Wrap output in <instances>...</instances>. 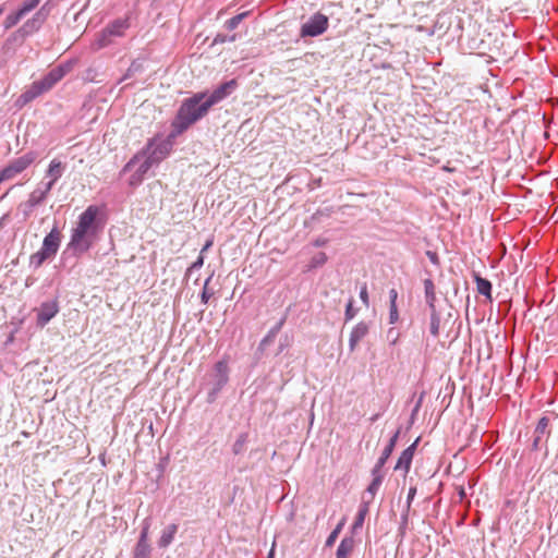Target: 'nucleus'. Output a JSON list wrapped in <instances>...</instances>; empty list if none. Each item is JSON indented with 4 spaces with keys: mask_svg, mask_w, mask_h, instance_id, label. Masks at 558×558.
I'll use <instances>...</instances> for the list:
<instances>
[{
    "mask_svg": "<svg viewBox=\"0 0 558 558\" xmlns=\"http://www.w3.org/2000/svg\"><path fill=\"white\" fill-rule=\"evenodd\" d=\"M99 214V207L90 205L78 216L68 244V247L72 250L75 255L86 253L98 241L102 231V223L98 218Z\"/></svg>",
    "mask_w": 558,
    "mask_h": 558,
    "instance_id": "nucleus-1",
    "label": "nucleus"
},
{
    "mask_svg": "<svg viewBox=\"0 0 558 558\" xmlns=\"http://www.w3.org/2000/svg\"><path fill=\"white\" fill-rule=\"evenodd\" d=\"M206 96V92H199L182 101L171 123V137H178L208 113Z\"/></svg>",
    "mask_w": 558,
    "mask_h": 558,
    "instance_id": "nucleus-2",
    "label": "nucleus"
},
{
    "mask_svg": "<svg viewBox=\"0 0 558 558\" xmlns=\"http://www.w3.org/2000/svg\"><path fill=\"white\" fill-rule=\"evenodd\" d=\"M177 137H171V132L166 140H150L145 149L136 154L122 169V172L131 171L137 162H140L142 155H147L155 163L163 160L171 151L173 142Z\"/></svg>",
    "mask_w": 558,
    "mask_h": 558,
    "instance_id": "nucleus-3",
    "label": "nucleus"
},
{
    "mask_svg": "<svg viewBox=\"0 0 558 558\" xmlns=\"http://www.w3.org/2000/svg\"><path fill=\"white\" fill-rule=\"evenodd\" d=\"M37 158L38 154L34 150H31L17 158L12 159L0 171V183L13 180L15 177L26 170L33 162H35Z\"/></svg>",
    "mask_w": 558,
    "mask_h": 558,
    "instance_id": "nucleus-4",
    "label": "nucleus"
},
{
    "mask_svg": "<svg viewBox=\"0 0 558 558\" xmlns=\"http://www.w3.org/2000/svg\"><path fill=\"white\" fill-rule=\"evenodd\" d=\"M48 195L49 185L37 184L36 189L29 193L28 198L17 206V210L23 215V221H27L33 216L35 208L43 205Z\"/></svg>",
    "mask_w": 558,
    "mask_h": 558,
    "instance_id": "nucleus-5",
    "label": "nucleus"
},
{
    "mask_svg": "<svg viewBox=\"0 0 558 558\" xmlns=\"http://www.w3.org/2000/svg\"><path fill=\"white\" fill-rule=\"evenodd\" d=\"M329 20L322 13H315L306 23L301 27L302 37H316L325 33L328 28Z\"/></svg>",
    "mask_w": 558,
    "mask_h": 558,
    "instance_id": "nucleus-6",
    "label": "nucleus"
},
{
    "mask_svg": "<svg viewBox=\"0 0 558 558\" xmlns=\"http://www.w3.org/2000/svg\"><path fill=\"white\" fill-rule=\"evenodd\" d=\"M74 66L73 61H66L52 68L40 81L44 89L49 92L58 82H60Z\"/></svg>",
    "mask_w": 558,
    "mask_h": 558,
    "instance_id": "nucleus-7",
    "label": "nucleus"
},
{
    "mask_svg": "<svg viewBox=\"0 0 558 558\" xmlns=\"http://www.w3.org/2000/svg\"><path fill=\"white\" fill-rule=\"evenodd\" d=\"M129 27V23L125 20H116L111 22L100 34L97 45L98 48L107 47L111 40V36H122L124 31Z\"/></svg>",
    "mask_w": 558,
    "mask_h": 558,
    "instance_id": "nucleus-8",
    "label": "nucleus"
},
{
    "mask_svg": "<svg viewBox=\"0 0 558 558\" xmlns=\"http://www.w3.org/2000/svg\"><path fill=\"white\" fill-rule=\"evenodd\" d=\"M236 88L238 81L235 78L222 83L217 88H215L210 95L206 96L205 99L207 105L211 108L214 105L222 101L225 98L231 95Z\"/></svg>",
    "mask_w": 558,
    "mask_h": 558,
    "instance_id": "nucleus-9",
    "label": "nucleus"
},
{
    "mask_svg": "<svg viewBox=\"0 0 558 558\" xmlns=\"http://www.w3.org/2000/svg\"><path fill=\"white\" fill-rule=\"evenodd\" d=\"M62 240V233L60 229L54 226L51 231L45 236L43 241L41 250L48 254L50 258H53L58 253Z\"/></svg>",
    "mask_w": 558,
    "mask_h": 558,
    "instance_id": "nucleus-10",
    "label": "nucleus"
},
{
    "mask_svg": "<svg viewBox=\"0 0 558 558\" xmlns=\"http://www.w3.org/2000/svg\"><path fill=\"white\" fill-rule=\"evenodd\" d=\"M229 367L227 362L219 361L215 364V385L213 391L209 392V400L213 401L216 395L222 389V387L228 383L229 376Z\"/></svg>",
    "mask_w": 558,
    "mask_h": 558,
    "instance_id": "nucleus-11",
    "label": "nucleus"
},
{
    "mask_svg": "<svg viewBox=\"0 0 558 558\" xmlns=\"http://www.w3.org/2000/svg\"><path fill=\"white\" fill-rule=\"evenodd\" d=\"M58 312L59 305L57 301L41 303L37 310V326L40 328L45 327L58 314Z\"/></svg>",
    "mask_w": 558,
    "mask_h": 558,
    "instance_id": "nucleus-12",
    "label": "nucleus"
},
{
    "mask_svg": "<svg viewBox=\"0 0 558 558\" xmlns=\"http://www.w3.org/2000/svg\"><path fill=\"white\" fill-rule=\"evenodd\" d=\"M65 170V165L62 163L58 159H52L47 171H46V178H49L48 181H41L38 184L40 186H48L49 185V193L53 189L56 182L62 177L63 172Z\"/></svg>",
    "mask_w": 558,
    "mask_h": 558,
    "instance_id": "nucleus-13",
    "label": "nucleus"
},
{
    "mask_svg": "<svg viewBox=\"0 0 558 558\" xmlns=\"http://www.w3.org/2000/svg\"><path fill=\"white\" fill-rule=\"evenodd\" d=\"M45 93H47V90L44 89V86L41 85L40 81H35L23 94H21V96L17 99V102H20L21 105H26Z\"/></svg>",
    "mask_w": 558,
    "mask_h": 558,
    "instance_id": "nucleus-14",
    "label": "nucleus"
},
{
    "mask_svg": "<svg viewBox=\"0 0 558 558\" xmlns=\"http://www.w3.org/2000/svg\"><path fill=\"white\" fill-rule=\"evenodd\" d=\"M369 326L365 322H360L352 330L349 339L350 351H354L357 344L368 333Z\"/></svg>",
    "mask_w": 558,
    "mask_h": 558,
    "instance_id": "nucleus-15",
    "label": "nucleus"
},
{
    "mask_svg": "<svg viewBox=\"0 0 558 558\" xmlns=\"http://www.w3.org/2000/svg\"><path fill=\"white\" fill-rule=\"evenodd\" d=\"M47 19V13H45L44 8L35 13V15L26 21L22 27V31L25 34H32L40 28V26L45 23Z\"/></svg>",
    "mask_w": 558,
    "mask_h": 558,
    "instance_id": "nucleus-16",
    "label": "nucleus"
},
{
    "mask_svg": "<svg viewBox=\"0 0 558 558\" xmlns=\"http://www.w3.org/2000/svg\"><path fill=\"white\" fill-rule=\"evenodd\" d=\"M415 447L416 441L402 451L395 466V470H403L404 474H407L410 471L412 460L414 457Z\"/></svg>",
    "mask_w": 558,
    "mask_h": 558,
    "instance_id": "nucleus-17",
    "label": "nucleus"
},
{
    "mask_svg": "<svg viewBox=\"0 0 558 558\" xmlns=\"http://www.w3.org/2000/svg\"><path fill=\"white\" fill-rule=\"evenodd\" d=\"M178 529L179 525L175 523L168 524L161 532L158 539V546L160 548H167L173 542Z\"/></svg>",
    "mask_w": 558,
    "mask_h": 558,
    "instance_id": "nucleus-18",
    "label": "nucleus"
},
{
    "mask_svg": "<svg viewBox=\"0 0 558 558\" xmlns=\"http://www.w3.org/2000/svg\"><path fill=\"white\" fill-rule=\"evenodd\" d=\"M425 300L429 310H436V288L432 279L427 278L424 280Z\"/></svg>",
    "mask_w": 558,
    "mask_h": 558,
    "instance_id": "nucleus-19",
    "label": "nucleus"
},
{
    "mask_svg": "<svg viewBox=\"0 0 558 558\" xmlns=\"http://www.w3.org/2000/svg\"><path fill=\"white\" fill-rule=\"evenodd\" d=\"M354 548V539L352 537H344L337 549L336 558H348Z\"/></svg>",
    "mask_w": 558,
    "mask_h": 558,
    "instance_id": "nucleus-20",
    "label": "nucleus"
},
{
    "mask_svg": "<svg viewBox=\"0 0 558 558\" xmlns=\"http://www.w3.org/2000/svg\"><path fill=\"white\" fill-rule=\"evenodd\" d=\"M474 280L476 282L477 292L492 300V282L485 278H482L480 275H475Z\"/></svg>",
    "mask_w": 558,
    "mask_h": 558,
    "instance_id": "nucleus-21",
    "label": "nucleus"
},
{
    "mask_svg": "<svg viewBox=\"0 0 558 558\" xmlns=\"http://www.w3.org/2000/svg\"><path fill=\"white\" fill-rule=\"evenodd\" d=\"M368 513V501H363L359 508V511L355 515L354 522H353V530H359L363 526L365 517Z\"/></svg>",
    "mask_w": 558,
    "mask_h": 558,
    "instance_id": "nucleus-22",
    "label": "nucleus"
},
{
    "mask_svg": "<svg viewBox=\"0 0 558 558\" xmlns=\"http://www.w3.org/2000/svg\"><path fill=\"white\" fill-rule=\"evenodd\" d=\"M48 259H51L48 254H46L41 248L32 254L31 255V258H29V264L31 266H33L35 269L39 268L46 260Z\"/></svg>",
    "mask_w": 558,
    "mask_h": 558,
    "instance_id": "nucleus-23",
    "label": "nucleus"
},
{
    "mask_svg": "<svg viewBox=\"0 0 558 558\" xmlns=\"http://www.w3.org/2000/svg\"><path fill=\"white\" fill-rule=\"evenodd\" d=\"M372 476H373V481L368 485L366 492L373 498L375 496V494L377 493V490L379 489V487H380V485H381V483L384 481L385 474L372 473Z\"/></svg>",
    "mask_w": 558,
    "mask_h": 558,
    "instance_id": "nucleus-24",
    "label": "nucleus"
},
{
    "mask_svg": "<svg viewBox=\"0 0 558 558\" xmlns=\"http://www.w3.org/2000/svg\"><path fill=\"white\" fill-rule=\"evenodd\" d=\"M151 547L149 544L136 543L133 550V558H150Z\"/></svg>",
    "mask_w": 558,
    "mask_h": 558,
    "instance_id": "nucleus-25",
    "label": "nucleus"
},
{
    "mask_svg": "<svg viewBox=\"0 0 558 558\" xmlns=\"http://www.w3.org/2000/svg\"><path fill=\"white\" fill-rule=\"evenodd\" d=\"M548 426H549V418L546 416L541 417L536 425V428H535V434H536V437L534 439L535 446H537V442L541 440V435H544L545 433H547Z\"/></svg>",
    "mask_w": 558,
    "mask_h": 558,
    "instance_id": "nucleus-26",
    "label": "nucleus"
},
{
    "mask_svg": "<svg viewBox=\"0 0 558 558\" xmlns=\"http://www.w3.org/2000/svg\"><path fill=\"white\" fill-rule=\"evenodd\" d=\"M440 326V316L436 310H430L429 331L434 337H438Z\"/></svg>",
    "mask_w": 558,
    "mask_h": 558,
    "instance_id": "nucleus-27",
    "label": "nucleus"
},
{
    "mask_svg": "<svg viewBox=\"0 0 558 558\" xmlns=\"http://www.w3.org/2000/svg\"><path fill=\"white\" fill-rule=\"evenodd\" d=\"M390 456H391V452L384 449L380 457L378 458L376 464L374 465L372 473L385 474L383 469Z\"/></svg>",
    "mask_w": 558,
    "mask_h": 558,
    "instance_id": "nucleus-28",
    "label": "nucleus"
},
{
    "mask_svg": "<svg viewBox=\"0 0 558 558\" xmlns=\"http://www.w3.org/2000/svg\"><path fill=\"white\" fill-rule=\"evenodd\" d=\"M24 17V14L17 10L16 12H13L9 14L4 20V28L10 29L13 26H15Z\"/></svg>",
    "mask_w": 558,
    "mask_h": 558,
    "instance_id": "nucleus-29",
    "label": "nucleus"
},
{
    "mask_svg": "<svg viewBox=\"0 0 558 558\" xmlns=\"http://www.w3.org/2000/svg\"><path fill=\"white\" fill-rule=\"evenodd\" d=\"M250 14V12H243V13H240L231 19H229L225 26L228 31H233L235 29L239 24Z\"/></svg>",
    "mask_w": 558,
    "mask_h": 558,
    "instance_id": "nucleus-30",
    "label": "nucleus"
},
{
    "mask_svg": "<svg viewBox=\"0 0 558 558\" xmlns=\"http://www.w3.org/2000/svg\"><path fill=\"white\" fill-rule=\"evenodd\" d=\"M141 158H144V160L140 163L138 168L136 169V172L141 173L144 177L147 173V171L156 163L151 161L147 155H142ZM142 159H140V161Z\"/></svg>",
    "mask_w": 558,
    "mask_h": 558,
    "instance_id": "nucleus-31",
    "label": "nucleus"
},
{
    "mask_svg": "<svg viewBox=\"0 0 558 558\" xmlns=\"http://www.w3.org/2000/svg\"><path fill=\"white\" fill-rule=\"evenodd\" d=\"M327 262V255L324 252H319L314 255L308 265L310 269L323 266Z\"/></svg>",
    "mask_w": 558,
    "mask_h": 558,
    "instance_id": "nucleus-32",
    "label": "nucleus"
},
{
    "mask_svg": "<svg viewBox=\"0 0 558 558\" xmlns=\"http://www.w3.org/2000/svg\"><path fill=\"white\" fill-rule=\"evenodd\" d=\"M247 441V435L241 434L239 438L235 440L232 447V451L234 454H240L243 452L245 444Z\"/></svg>",
    "mask_w": 558,
    "mask_h": 558,
    "instance_id": "nucleus-33",
    "label": "nucleus"
},
{
    "mask_svg": "<svg viewBox=\"0 0 558 558\" xmlns=\"http://www.w3.org/2000/svg\"><path fill=\"white\" fill-rule=\"evenodd\" d=\"M344 525V519L336 526V529L329 534L326 541V546L330 547L335 544L336 539L338 538L342 527Z\"/></svg>",
    "mask_w": 558,
    "mask_h": 558,
    "instance_id": "nucleus-34",
    "label": "nucleus"
},
{
    "mask_svg": "<svg viewBox=\"0 0 558 558\" xmlns=\"http://www.w3.org/2000/svg\"><path fill=\"white\" fill-rule=\"evenodd\" d=\"M39 2H40V0H26L19 10L25 16L28 12L34 10L39 4Z\"/></svg>",
    "mask_w": 558,
    "mask_h": 558,
    "instance_id": "nucleus-35",
    "label": "nucleus"
},
{
    "mask_svg": "<svg viewBox=\"0 0 558 558\" xmlns=\"http://www.w3.org/2000/svg\"><path fill=\"white\" fill-rule=\"evenodd\" d=\"M148 531H149V522L147 520H145L137 543L149 544L148 543Z\"/></svg>",
    "mask_w": 558,
    "mask_h": 558,
    "instance_id": "nucleus-36",
    "label": "nucleus"
},
{
    "mask_svg": "<svg viewBox=\"0 0 558 558\" xmlns=\"http://www.w3.org/2000/svg\"><path fill=\"white\" fill-rule=\"evenodd\" d=\"M399 320V312L397 304L389 305V323L396 324Z\"/></svg>",
    "mask_w": 558,
    "mask_h": 558,
    "instance_id": "nucleus-37",
    "label": "nucleus"
},
{
    "mask_svg": "<svg viewBox=\"0 0 558 558\" xmlns=\"http://www.w3.org/2000/svg\"><path fill=\"white\" fill-rule=\"evenodd\" d=\"M210 279H211V278L209 277V278L205 281V286H204V289H203V292H202V295H201V298H202V302H203V303H207V302L209 301V299L211 298V295H213V292H210V291L208 290V288H207V286H208V283H209Z\"/></svg>",
    "mask_w": 558,
    "mask_h": 558,
    "instance_id": "nucleus-38",
    "label": "nucleus"
},
{
    "mask_svg": "<svg viewBox=\"0 0 558 558\" xmlns=\"http://www.w3.org/2000/svg\"><path fill=\"white\" fill-rule=\"evenodd\" d=\"M204 265V257L201 255L198 258L187 268L186 275H191L194 269H199Z\"/></svg>",
    "mask_w": 558,
    "mask_h": 558,
    "instance_id": "nucleus-39",
    "label": "nucleus"
},
{
    "mask_svg": "<svg viewBox=\"0 0 558 558\" xmlns=\"http://www.w3.org/2000/svg\"><path fill=\"white\" fill-rule=\"evenodd\" d=\"M345 320H351L355 316V310L353 308V300L351 299L347 304L345 308Z\"/></svg>",
    "mask_w": 558,
    "mask_h": 558,
    "instance_id": "nucleus-40",
    "label": "nucleus"
},
{
    "mask_svg": "<svg viewBox=\"0 0 558 558\" xmlns=\"http://www.w3.org/2000/svg\"><path fill=\"white\" fill-rule=\"evenodd\" d=\"M398 437H399V430H397L395 433V435L389 439V442L388 445L385 447V450H388L389 452L392 453L393 449H395V446L397 444V440H398Z\"/></svg>",
    "mask_w": 558,
    "mask_h": 558,
    "instance_id": "nucleus-41",
    "label": "nucleus"
},
{
    "mask_svg": "<svg viewBox=\"0 0 558 558\" xmlns=\"http://www.w3.org/2000/svg\"><path fill=\"white\" fill-rule=\"evenodd\" d=\"M143 178L144 177L141 173L135 171L131 175L129 183H130V185L135 186V185L140 184L143 181Z\"/></svg>",
    "mask_w": 558,
    "mask_h": 558,
    "instance_id": "nucleus-42",
    "label": "nucleus"
},
{
    "mask_svg": "<svg viewBox=\"0 0 558 558\" xmlns=\"http://www.w3.org/2000/svg\"><path fill=\"white\" fill-rule=\"evenodd\" d=\"M416 495V487L412 486L409 489L408 499H407V510L409 511L411 504Z\"/></svg>",
    "mask_w": 558,
    "mask_h": 558,
    "instance_id": "nucleus-43",
    "label": "nucleus"
},
{
    "mask_svg": "<svg viewBox=\"0 0 558 558\" xmlns=\"http://www.w3.org/2000/svg\"><path fill=\"white\" fill-rule=\"evenodd\" d=\"M360 298L362 300V302L368 306V293H367V288H366V284H364L361 289V292H360Z\"/></svg>",
    "mask_w": 558,
    "mask_h": 558,
    "instance_id": "nucleus-44",
    "label": "nucleus"
},
{
    "mask_svg": "<svg viewBox=\"0 0 558 558\" xmlns=\"http://www.w3.org/2000/svg\"><path fill=\"white\" fill-rule=\"evenodd\" d=\"M426 255H427V257L429 258V260H430L433 264H435V265H438V264H439V258H438L437 253L432 252V251H427V252H426Z\"/></svg>",
    "mask_w": 558,
    "mask_h": 558,
    "instance_id": "nucleus-45",
    "label": "nucleus"
},
{
    "mask_svg": "<svg viewBox=\"0 0 558 558\" xmlns=\"http://www.w3.org/2000/svg\"><path fill=\"white\" fill-rule=\"evenodd\" d=\"M283 325V320H281L274 329H271V331L269 332V335L263 340V342H266L268 341V339L272 336H275L281 328V326Z\"/></svg>",
    "mask_w": 558,
    "mask_h": 558,
    "instance_id": "nucleus-46",
    "label": "nucleus"
},
{
    "mask_svg": "<svg viewBox=\"0 0 558 558\" xmlns=\"http://www.w3.org/2000/svg\"><path fill=\"white\" fill-rule=\"evenodd\" d=\"M283 325V320H281L274 329H271V331L269 332V335L263 340V342H266L268 341V339L272 336H275L281 328V326Z\"/></svg>",
    "mask_w": 558,
    "mask_h": 558,
    "instance_id": "nucleus-47",
    "label": "nucleus"
},
{
    "mask_svg": "<svg viewBox=\"0 0 558 558\" xmlns=\"http://www.w3.org/2000/svg\"><path fill=\"white\" fill-rule=\"evenodd\" d=\"M398 291L396 289H390L389 291V303L397 304Z\"/></svg>",
    "mask_w": 558,
    "mask_h": 558,
    "instance_id": "nucleus-48",
    "label": "nucleus"
},
{
    "mask_svg": "<svg viewBox=\"0 0 558 558\" xmlns=\"http://www.w3.org/2000/svg\"><path fill=\"white\" fill-rule=\"evenodd\" d=\"M326 243H327L326 239H317V240H315L314 245L315 246H324Z\"/></svg>",
    "mask_w": 558,
    "mask_h": 558,
    "instance_id": "nucleus-49",
    "label": "nucleus"
},
{
    "mask_svg": "<svg viewBox=\"0 0 558 558\" xmlns=\"http://www.w3.org/2000/svg\"><path fill=\"white\" fill-rule=\"evenodd\" d=\"M225 41H226V37L225 36L217 35V37L215 38V43H225Z\"/></svg>",
    "mask_w": 558,
    "mask_h": 558,
    "instance_id": "nucleus-50",
    "label": "nucleus"
},
{
    "mask_svg": "<svg viewBox=\"0 0 558 558\" xmlns=\"http://www.w3.org/2000/svg\"><path fill=\"white\" fill-rule=\"evenodd\" d=\"M211 244H213L211 240L207 241L206 244L204 245L203 250H202V253L207 251L211 246Z\"/></svg>",
    "mask_w": 558,
    "mask_h": 558,
    "instance_id": "nucleus-51",
    "label": "nucleus"
},
{
    "mask_svg": "<svg viewBox=\"0 0 558 558\" xmlns=\"http://www.w3.org/2000/svg\"><path fill=\"white\" fill-rule=\"evenodd\" d=\"M392 333H395V329L391 328L389 331H388V337H390Z\"/></svg>",
    "mask_w": 558,
    "mask_h": 558,
    "instance_id": "nucleus-52",
    "label": "nucleus"
},
{
    "mask_svg": "<svg viewBox=\"0 0 558 558\" xmlns=\"http://www.w3.org/2000/svg\"><path fill=\"white\" fill-rule=\"evenodd\" d=\"M4 12V5H0V15Z\"/></svg>",
    "mask_w": 558,
    "mask_h": 558,
    "instance_id": "nucleus-53",
    "label": "nucleus"
},
{
    "mask_svg": "<svg viewBox=\"0 0 558 558\" xmlns=\"http://www.w3.org/2000/svg\"><path fill=\"white\" fill-rule=\"evenodd\" d=\"M397 338H398V333L396 332V337L393 338L392 343H396Z\"/></svg>",
    "mask_w": 558,
    "mask_h": 558,
    "instance_id": "nucleus-54",
    "label": "nucleus"
},
{
    "mask_svg": "<svg viewBox=\"0 0 558 558\" xmlns=\"http://www.w3.org/2000/svg\"><path fill=\"white\" fill-rule=\"evenodd\" d=\"M407 518H408L407 513L402 515V519H403L404 522L407 521Z\"/></svg>",
    "mask_w": 558,
    "mask_h": 558,
    "instance_id": "nucleus-55",
    "label": "nucleus"
}]
</instances>
